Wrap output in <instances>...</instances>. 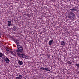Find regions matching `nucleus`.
Here are the masks:
<instances>
[{"mask_svg":"<svg viewBox=\"0 0 79 79\" xmlns=\"http://www.w3.org/2000/svg\"><path fill=\"white\" fill-rule=\"evenodd\" d=\"M17 48H18L15 52V54L17 55L21 59H27L26 57L27 56L24 53V51H23V46L20 45Z\"/></svg>","mask_w":79,"mask_h":79,"instance_id":"nucleus-1","label":"nucleus"},{"mask_svg":"<svg viewBox=\"0 0 79 79\" xmlns=\"http://www.w3.org/2000/svg\"><path fill=\"white\" fill-rule=\"evenodd\" d=\"M69 12L68 13V16L70 18L72 19H74L75 18L74 17L75 16V12L73 11H77V8L76 7H74L72 9H70Z\"/></svg>","mask_w":79,"mask_h":79,"instance_id":"nucleus-2","label":"nucleus"},{"mask_svg":"<svg viewBox=\"0 0 79 79\" xmlns=\"http://www.w3.org/2000/svg\"><path fill=\"white\" fill-rule=\"evenodd\" d=\"M3 59L5 60V61L6 63H9L10 62V60L6 56H3Z\"/></svg>","mask_w":79,"mask_h":79,"instance_id":"nucleus-3","label":"nucleus"},{"mask_svg":"<svg viewBox=\"0 0 79 79\" xmlns=\"http://www.w3.org/2000/svg\"><path fill=\"white\" fill-rule=\"evenodd\" d=\"M15 43L16 44L17 47L20 46L19 41L18 40H16Z\"/></svg>","mask_w":79,"mask_h":79,"instance_id":"nucleus-4","label":"nucleus"},{"mask_svg":"<svg viewBox=\"0 0 79 79\" xmlns=\"http://www.w3.org/2000/svg\"><path fill=\"white\" fill-rule=\"evenodd\" d=\"M12 25V23L11 21H9L8 22L7 26L8 27H10Z\"/></svg>","mask_w":79,"mask_h":79,"instance_id":"nucleus-5","label":"nucleus"},{"mask_svg":"<svg viewBox=\"0 0 79 79\" xmlns=\"http://www.w3.org/2000/svg\"><path fill=\"white\" fill-rule=\"evenodd\" d=\"M54 42V41L52 40H51L50 41H49L48 43L49 45H51L52 44V43Z\"/></svg>","mask_w":79,"mask_h":79,"instance_id":"nucleus-6","label":"nucleus"},{"mask_svg":"<svg viewBox=\"0 0 79 79\" xmlns=\"http://www.w3.org/2000/svg\"><path fill=\"white\" fill-rule=\"evenodd\" d=\"M18 63L20 65H22V64H23V62L20 60H19L18 61Z\"/></svg>","mask_w":79,"mask_h":79,"instance_id":"nucleus-7","label":"nucleus"},{"mask_svg":"<svg viewBox=\"0 0 79 79\" xmlns=\"http://www.w3.org/2000/svg\"><path fill=\"white\" fill-rule=\"evenodd\" d=\"M22 77V75H19V77H16V79H21Z\"/></svg>","mask_w":79,"mask_h":79,"instance_id":"nucleus-8","label":"nucleus"},{"mask_svg":"<svg viewBox=\"0 0 79 79\" xmlns=\"http://www.w3.org/2000/svg\"><path fill=\"white\" fill-rule=\"evenodd\" d=\"M61 44L62 45H64L65 44V42H64V41H61Z\"/></svg>","mask_w":79,"mask_h":79,"instance_id":"nucleus-9","label":"nucleus"},{"mask_svg":"<svg viewBox=\"0 0 79 79\" xmlns=\"http://www.w3.org/2000/svg\"><path fill=\"white\" fill-rule=\"evenodd\" d=\"M17 39H15V38H12V40L13 41L15 42L16 40Z\"/></svg>","mask_w":79,"mask_h":79,"instance_id":"nucleus-10","label":"nucleus"},{"mask_svg":"<svg viewBox=\"0 0 79 79\" xmlns=\"http://www.w3.org/2000/svg\"><path fill=\"white\" fill-rule=\"evenodd\" d=\"M3 56V54L2 53L0 52V58H2Z\"/></svg>","mask_w":79,"mask_h":79,"instance_id":"nucleus-11","label":"nucleus"},{"mask_svg":"<svg viewBox=\"0 0 79 79\" xmlns=\"http://www.w3.org/2000/svg\"><path fill=\"white\" fill-rule=\"evenodd\" d=\"M45 68H44V67H41L40 68V69L44 70H45Z\"/></svg>","mask_w":79,"mask_h":79,"instance_id":"nucleus-12","label":"nucleus"},{"mask_svg":"<svg viewBox=\"0 0 79 79\" xmlns=\"http://www.w3.org/2000/svg\"><path fill=\"white\" fill-rule=\"evenodd\" d=\"M75 65L78 68H79V64H75Z\"/></svg>","mask_w":79,"mask_h":79,"instance_id":"nucleus-13","label":"nucleus"},{"mask_svg":"<svg viewBox=\"0 0 79 79\" xmlns=\"http://www.w3.org/2000/svg\"><path fill=\"white\" fill-rule=\"evenodd\" d=\"M68 63L69 64H71V63L69 61H68Z\"/></svg>","mask_w":79,"mask_h":79,"instance_id":"nucleus-14","label":"nucleus"},{"mask_svg":"<svg viewBox=\"0 0 79 79\" xmlns=\"http://www.w3.org/2000/svg\"><path fill=\"white\" fill-rule=\"evenodd\" d=\"M47 71H50V70L48 68H47Z\"/></svg>","mask_w":79,"mask_h":79,"instance_id":"nucleus-15","label":"nucleus"},{"mask_svg":"<svg viewBox=\"0 0 79 79\" xmlns=\"http://www.w3.org/2000/svg\"><path fill=\"white\" fill-rule=\"evenodd\" d=\"M11 52V53H12V54H13L14 55V56H15V54H14V53H13V52Z\"/></svg>","mask_w":79,"mask_h":79,"instance_id":"nucleus-16","label":"nucleus"},{"mask_svg":"<svg viewBox=\"0 0 79 79\" xmlns=\"http://www.w3.org/2000/svg\"><path fill=\"white\" fill-rule=\"evenodd\" d=\"M6 51L7 52H8L9 51V49H8V48H7V49H6Z\"/></svg>","mask_w":79,"mask_h":79,"instance_id":"nucleus-17","label":"nucleus"},{"mask_svg":"<svg viewBox=\"0 0 79 79\" xmlns=\"http://www.w3.org/2000/svg\"><path fill=\"white\" fill-rule=\"evenodd\" d=\"M45 70H46L47 71V68H45Z\"/></svg>","mask_w":79,"mask_h":79,"instance_id":"nucleus-18","label":"nucleus"},{"mask_svg":"<svg viewBox=\"0 0 79 79\" xmlns=\"http://www.w3.org/2000/svg\"><path fill=\"white\" fill-rule=\"evenodd\" d=\"M29 14H28V15H27L28 17H30V16H29Z\"/></svg>","mask_w":79,"mask_h":79,"instance_id":"nucleus-19","label":"nucleus"},{"mask_svg":"<svg viewBox=\"0 0 79 79\" xmlns=\"http://www.w3.org/2000/svg\"><path fill=\"white\" fill-rule=\"evenodd\" d=\"M13 28H16V27H15V26H13Z\"/></svg>","mask_w":79,"mask_h":79,"instance_id":"nucleus-20","label":"nucleus"},{"mask_svg":"<svg viewBox=\"0 0 79 79\" xmlns=\"http://www.w3.org/2000/svg\"><path fill=\"white\" fill-rule=\"evenodd\" d=\"M40 77H38V78H40Z\"/></svg>","mask_w":79,"mask_h":79,"instance_id":"nucleus-21","label":"nucleus"}]
</instances>
